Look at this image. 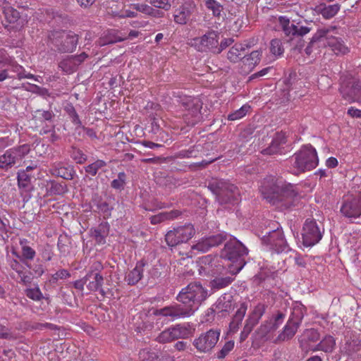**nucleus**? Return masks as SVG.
<instances>
[{
  "instance_id": "nucleus-1",
  "label": "nucleus",
  "mask_w": 361,
  "mask_h": 361,
  "mask_svg": "<svg viewBox=\"0 0 361 361\" xmlns=\"http://www.w3.org/2000/svg\"><path fill=\"white\" fill-rule=\"evenodd\" d=\"M228 269H217L209 274L212 279L209 281V290L199 281L190 283L182 288L176 297V302L161 309L152 308V314L170 317L172 320L188 318L194 314L200 305L207 297L221 289L229 286L234 281L233 275L228 274Z\"/></svg>"
},
{
  "instance_id": "nucleus-2",
  "label": "nucleus",
  "mask_w": 361,
  "mask_h": 361,
  "mask_svg": "<svg viewBox=\"0 0 361 361\" xmlns=\"http://www.w3.org/2000/svg\"><path fill=\"white\" fill-rule=\"evenodd\" d=\"M259 190L264 199L281 210L295 207L300 200L296 185L273 176L264 178Z\"/></svg>"
},
{
  "instance_id": "nucleus-3",
  "label": "nucleus",
  "mask_w": 361,
  "mask_h": 361,
  "mask_svg": "<svg viewBox=\"0 0 361 361\" xmlns=\"http://www.w3.org/2000/svg\"><path fill=\"white\" fill-rule=\"evenodd\" d=\"M248 249L236 238L230 236L221 252V258L230 262L228 264V272L232 275L239 273L246 264L245 257Z\"/></svg>"
},
{
  "instance_id": "nucleus-4",
  "label": "nucleus",
  "mask_w": 361,
  "mask_h": 361,
  "mask_svg": "<svg viewBox=\"0 0 361 361\" xmlns=\"http://www.w3.org/2000/svg\"><path fill=\"white\" fill-rule=\"evenodd\" d=\"M207 188L215 195L219 204L224 208H230L240 201L239 189L228 180L212 178L208 183Z\"/></svg>"
},
{
  "instance_id": "nucleus-5",
  "label": "nucleus",
  "mask_w": 361,
  "mask_h": 361,
  "mask_svg": "<svg viewBox=\"0 0 361 361\" xmlns=\"http://www.w3.org/2000/svg\"><path fill=\"white\" fill-rule=\"evenodd\" d=\"M278 21L285 37L287 38V42H293L295 39H298L297 44L293 49L300 53L305 46V41L302 37L310 32L311 27L307 26L299 27L300 23H295V20L291 22L286 16H279Z\"/></svg>"
},
{
  "instance_id": "nucleus-6",
  "label": "nucleus",
  "mask_w": 361,
  "mask_h": 361,
  "mask_svg": "<svg viewBox=\"0 0 361 361\" xmlns=\"http://www.w3.org/2000/svg\"><path fill=\"white\" fill-rule=\"evenodd\" d=\"M49 39L61 53H72L78 42V35L73 32L68 33L62 30L51 31L48 35Z\"/></svg>"
},
{
  "instance_id": "nucleus-7",
  "label": "nucleus",
  "mask_w": 361,
  "mask_h": 361,
  "mask_svg": "<svg viewBox=\"0 0 361 361\" xmlns=\"http://www.w3.org/2000/svg\"><path fill=\"white\" fill-rule=\"evenodd\" d=\"M293 166L300 172H305L314 169L319 162L316 149L311 145L302 147L293 155Z\"/></svg>"
},
{
  "instance_id": "nucleus-8",
  "label": "nucleus",
  "mask_w": 361,
  "mask_h": 361,
  "mask_svg": "<svg viewBox=\"0 0 361 361\" xmlns=\"http://www.w3.org/2000/svg\"><path fill=\"white\" fill-rule=\"evenodd\" d=\"M30 145H21L10 148L0 156V169L7 171L22 160L30 152Z\"/></svg>"
},
{
  "instance_id": "nucleus-9",
  "label": "nucleus",
  "mask_w": 361,
  "mask_h": 361,
  "mask_svg": "<svg viewBox=\"0 0 361 361\" xmlns=\"http://www.w3.org/2000/svg\"><path fill=\"white\" fill-rule=\"evenodd\" d=\"M195 233L192 224H187L169 231L165 235V240L169 247H175L179 244L187 243Z\"/></svg>"
},
{
  "instance_id": "nucleus-10",
  "label": "nucleus",
  "mask_w": 361,
  "mask_h": 361,
  "mask_svg": "<svg viewBox=\"0 0 361 361\" xmlns=\"http://www.w3.org/2000/svg\"><path fill=\"white\" fill-rule=\"evenodd\" d=\"M262 241L264 244L269 247V249L277 254L287 252L290 251V248L284 238L283 232L281 228L269 231L267 235L263 236Z\"/></svg>"
},
{
  "instance_id": "nucleus-11",
  "label": "nucleus",
  "mask_w": 361,
  "mask_h": 361,
  "mask_svg": "<svg viewBox=\"0 0 361 361\" xmlns=\"http://www.w3.org/2000/svg\"><path fill=\"white\" fill-rule=\"evenodd\" d=\"M181 105L187 111L183 116L185 123L189 126H195L202 119L200 109L202 104L197 99L185 97L180 100Z\"/></svg>"
},
{
  "instance_id": "nucleus-12",
  "label": "nucleus",
  "mask_w": 361,
  "mask_h": 361,
  "mask_svg": "<svg viewBox=\"0 0 361 361\" xmlns=\"http://www.w3.org/2000/svg\"><path fill=\"white\" fill-rule=\"evenodd\" d=\"M219 336L220 330L210 329L202 333L198 338L193 341L192 345L200 353H209L215 347L219 339Z\"/></svg>"
},
{
  "instance_id": "nucleus-13",
  "label": "nucleus",
  "mask_w": 361,
  "mask_h": 361,
  "mask_svg": "<svg viewBox=\"0 0 361 361\" xmlns=\"http://www.w3.org/2000/svg\"><path fill=\"white\" fill-rule=\"evenodd\" d=\"M302 244L306 247H312L320 241L322 233L314 219H306L302 228Z\"/></svg>"
},
{
  "instance_id": "nucleus-14",
  "label": "nucleus",
  "mask_w": 361,
  "mask_h": 361,
  "mask_svg": "<svg viewBox=\"0 0 361 361\" xmlns=\"http://www.w3.org/2000/svg\"><path fill=\"white\" fill-rule=\"evenodd\" d=\"M340 92L349 102H361V81L355 78L344 80L340 87Z\"/></svg>"
},
{
  "instance_id": "nucleus-15",
  "label": "nucleus",
  "mask_w": 361,
  "mask_h": 361,
  "mask_svg": "<svg viewBox=\"0 0 361 361\" xmlns=\"http://www.w3.org/2000/svg\"><path fill=\"white\" fill-rule=\"evenodd\" d=\"M341 212L348 219L361 217V192L357 196L351 195L344 197Z\"/></svg>"
},
{
  "instance_id": "nucleus-16",
  "label": "nucleus",
  "mask_w": 361,
  "mask_h": 361,
  "mask_svg": "<svg viewBox=\"0 0 361 361\" xmlns=\"http://www.w3.org/2000/svg\"><path fill=\"white\" fill-rule=\"evenodd\" d=\"M275 331L271 325L270 321L267 319L262 322L260 326L252 335V345L259 346L270 339L269 334Z\"/></svg>"
},
{
  "instance_id": "nucleus-17",
  "label": "nucleus",
  "mask_w": 361,
  "mask_h": 361,
  "mask_svg": "<svg viewBox=\"0 0 361 361\" xmlns=\"http://www.w3.org/2000/svg\"><path fill=\"white\" fill-rule=\"evenodd\" d=\"M200 262L201 264L200 271H201L202 270L207 274H210L217 269L223 270L224 267L221 259L213 257L211 255L200 258Z\"/></svg>"
},
{
  "instance_id": "nucleus-18",
  "label": "nucleus",
  "mask_w": 361,
  "mask_h": 361,
  "mask_svg": "<svg viewBox=\"0 0 361 361\" xmlns=\"http://www.w3.org/2000/svg\"><path fill=\"white\" fill-rule=\"evenodd\" d=\"M287 142V137L286 133L283 131L276 132L272 139V141L269 147L262 151V154L264 155H273L281 153L282 145H285Z\"/></svg>"
},
{
  "instance_id": "nucleus-19",
  "label": "nucleus",
  "mask_w": 361,
  "mask_h": 361,
  "mask_svg": "<svg viewBox=\"0 0 361 361\" xmlns=\"http://www.w3.org/2000/svg\"><path fill=\"white\" fill-rule=\"evenodd\" d=\"M266 308L267 306L264 304L259 303L257 305L245 320L243 329L252 332L265 313Z\"/></svg>"
},
{
  "instance_id": "nucleus-20",
  "label": "nucleus",
  "mask_w": 361,
  "mask_h": 361,
  "mask_svg": "<svg viewBox=\"0 0 361 361\" xmlns=\"http://www.w3.org/2000/svg\"><path fill=\"white\" fill-rule=\"evenodd\" d=\"M86 286L90 291H99L104 295V291L102 288L104 283V277L99 273L88 272L85 276Z\"/></svg>"
},
{
  "instance_id": "nucleus-21",
  "label": "nucleus",
  "mask_w": 361,
  "mask_h": 361,
  "mask_svg": "<svg viewBox=\"0 0 361 361\" xmlns=\"http://www.w3.org/2000/svg\"><path fill=\"white\" fill-rule=\"evenodd\" d=\"M146 262L142 259L137 262L135 267L126 276L125 280L128 285L133 286L137 283L142 278L144 267Z\"/></svg>"
},
{
  "instance_id": "nucleus-22",
  "label": "nucleus",
  "mask_w": 361,
  "mask_h": 361,
  "mask_svg": "<svg viewBox=\"0 0 361 361\" xmlns=\"http://www.w3.org/2000/svg\"><path fill=\"white\" fill-rule=\"evenodd\" d=\"M219 33L216 31L211 30L200 38V44L202 47L209 49L214 53L219 44Z\"/></svg>"
},
{
  "instance_id": "nucleus-23",
  "label": "nucleus",
  "mask_w": 361,
  "mask_h": 361,
  "mask_svg": "<svg viewBox=\"0 0 361 361\" xmlns=\"http://www.w3.org/2000/svg\"><path fill=\"white\" fill-rule=\"evenodd\" d=\"M52 175L61 177L66 180H73L75 176L74 166L72 165H62L59 164L51 170Z\"/></svg>"
},
{
  "instance_id": "nucleus-24",
  "label": "nucleus",
  "mask_w": 361,
  "mask_h": 361,
  "mask_svg": "<svg viewBox=\"0 0 361 361\" xmlns=\"http://www.w3.org/2000/svg\"><path fill=\"white\" fill-rule=\"evenodd\" d=\"M215 309L219 312H229L234 309L233 295L228 293L221 295L214 304Z\"/></svg>"
},
{
  "instance_id": "nucleus-25",
  "label": "nucleus",
  "mask_w": 361,
  "mask_h": 361,
  "mask_svg": "<svg viewBox=\"0 0 361 361\" xmlns=\"http://www.w3.org/2000/svg\"><path fill=\"white\" fill-rule=\"evenodd\" d=\"M300 325L288 320L283 331L277 336L275 343L290 340L295 335Z\"/></svg>"
},
{
  "instance_id": "nucleus-26",
  "label": "nucleus",
  "mask_w": 361,
  "mask_h": 361,
  "mask_svg": "<svg viewBox=\"0 0 361 361\" xmlns=\"http://www.w3.org/2000/svg\"><path fill=\"white\" fill-rule=\"evenodd\" d=\"M91 236L98 244H104L106 237L109 234V225L107 222L100 224L98 227L90 230Z\"/></svg>"
},
{
  "instance_id": "nucleus-27",
  "label": "nucleus",
  "mask_w": 361,
  "mask_h": 361,
  "mask_svg": "<svg viewBox=\"0 0 361 361\" xmlns=\"http://www.w3.org/2000/svg\"><path fill=\"white\" fill-rule=\"evenodd\" d=\"M341 6L338 4L334 5H326V4H321L316 6L315 11L317 13L321 14L324 18L330 19L335 16L339 11Z\"/></svg>"
},
{
  "instance_id": "nucleus-28",
  "label": "nucleus",
  "mask_w": 361,
  "mask_h": 361,
  "mask_svg": "<svg viewBox=\"0 0 361 361\" xmlns=\"http://www.w3.org/2000/svg\"><path fill=\"white\" fill-rule=\"evenodd\" d=\"M306 312L307 308L305 305H303L300 302H295L293 306L292 312L288 320L293 322V324L300 326Z\"/></svg>"
},
{
  "instance_id": "nucleus-29",
  "label": "nucleus",
  "mask_w": 361,
  "mask_h": 361,
  "mask_svg": "<svg viewBox=\"0 0 361 361\" xmlns=\"http://www.w3.org/2000/svg\"><path fill=\"white\" fill-rule=\"evenodd\" d=\"M67 192L68 187L65 183H59L54 180H50L48 182L47 188V195H63Z\"/></svg>"
},
{
  "instance_id": "nucleus-30",
  "label": "nucleus",
  "mask_w": 361,
  "mask_h": 361,
  "mask_svg": "<svg viewBox=\"0 0 361 361\" xmlns=\"http://www.w3.org/2000/svg\"><path fill=\"white\" fill-rule=\"evenodd\" d=\"M329 32L324 37V40L326 41V44L336 54H345L348 51V47H346L343 42L336 37L330 36Z\"/></svg>"
},
{
  "instance_id": "nucleus-31",
  "label": "nucleus",
  "mask_w": 361,
  "mask_h": 361,
  "mask_svg": "<svg viewBox=\"0 0 361 361\" xmlns=\"http://www.w3.org/2000/svg\"><path fill=\"white\" fill-rule=\"evenodd\" d=\"M247 309V305L245 302L240 304V307L233 315L232 321L230 322L229 326L231 330L235 331L240 325Z\"/></svg>"
},
{
  "instance_id": "nucleus-32",
  "label": "nucleus",
  "mask_w": 361,
  "mask_h": 361,
  "mask_svg": "<svg viewBox=\"0 0 361 361\" xmlns=\"http://www.w3.org/2000/svg\"><path fill=\"white\" fill-rule=\"evenodd\" d=\"M336 346V341L330 335L326 336L314 348L313 351L322 350L326 353H332Z\"/></svg>"
},
{
  "instance_id": "nucleus-33",
  "label": "nucleus",
  "mask_w": 361,
  "mask_h": 361,
  "mask_svg": "<svg viewBox=\"0 0 361 361\" xmlns=\"http://www.w3.org/2000/svg\"><path fill=\"white\" fill-rule=\"evenodd\" d=\"M330 32L329 29L322 28L319 29L317 32L312 36L307 46L305 49V52L307 56H310L312 52V47L315 43L324 41V37Z\"/></svg>"
},
{
  "instance_id": "nucleus-34",
  "label": "nucleus",
  "mask_w": 361,
  "mask_h": 361,
  "mask_svg": "<svg viewBox=\"0 0 361 361\" xmlns=\"http://www.w3.org/2000/svg\"><path fill=\"white\" fill-rule=\"evenodd\" d=\"M191 13L192 12L190 8L188 6H181L176 11V13L173 16L174 21L180 25H185L188 23Z\"/></svg>"
},
{
  "instance_id": "nucleus-35",
  "label": "nucleus",
  "mask_w": 361,
  "mask_h": 361,
  "mask_svg": "<svg viewBox=\"0 0 361 361\" xmlns=\"http://www.w3.org/2000/svg\"><path fill=\"white\" fill-rule=\"evenodd\" d=\"M247 47V45H243L242 44H234L228 51L227 59L234 63L238 62L242 60V57L240 56L241 52H244Z\"/></svg>"
},
{
  "instance_id": "nucleus-36",
  "label": "nucleus",
  "mask_w": 361,
  "mask_h": 361,
  "mask_svg": "<svg viewBox=\"0 0 361 361\" xmlns=\"http://www.w3.org/2000/svg\"><path fill=\"white\" fill-rule=\"evenodd\" d=\"M181 214L179 210H172L170 212H161L157 215L151 217L152 224H157L165 220L173 219Z\"/></svg>"
},
{
  "instance_id": "nucleus-37",
  "label": "nucleus",
  "mask_w": 361,
  "mask_h": 361,
  "mask_svg": "<svg viewBox=\"0 0 361 361\" xmlns=\"http://www.w3.org/2000/svg\"><path fill=\"white\" fill-rule=\"evenodd\" d=\"M92 202L94 205L97 207L99 212L107 216L111 214V212L113 209V207L110 206L107 202L103 201L102 197L99 196L97 194H95L92 197Z\"/></svg>"
},
{
  "instance_id": "nucleus-38",
  "label": "nucleus",
  "mask_w": 361,
  "mask_h": 361,
  "mask_svg": "<svg viewBox=\"0 0 361 361\" xmlns=\"http://www.w3.org/2000/svg\"><path fill=\"white\" fill-rule=\"evenodd\" d=\"M32 178L30 171H26V169L19 170L17 173L18 185L20 188H27L31 183Z\"/></svg>"
},
{
  "instance_id": "nucleus-39",
  "label": "nucleus",
  "mask_w": 361,
  "mask_h": 361,
  "mask_svg": "<svg viewBox=\"0 0 361 361\" xmlns=\"http://www.w3.org/2000/svg\"><path fill=\"white\" fill-rule=\"evenodd\" d=\"M68 154L77 164H82L87 160V156L83 153L82 149L74 145L71 146Z\"/></svg>"
},
{
  "instance_id": "nucleus-40",
  "label": "nucleus",
  "mask_w": 361,
  "mask_h": 361,
  "mask_svg": "<svg viewBox=\"0 0 361 361\" xmlns=\"http://www.w3.org/2000/svg\"><path fill=\"white\" fill-rule=\"evenodd\" d=\"M59 67L66 73H72L75 72L78 67L71 56H67L59 63Z\"/></svg>"
},
{
  "instance_id": "nucleus-41",
  "label": "nucleus",
  "mask_w": 361,
  "mask_h": 361,
  "mask_svg": "<svg viewBox=\"0 0 361 361\" xmlns=\"http://www.w3.org/2000/svg\"><path fill=\"white\" fill-rule=\"evenodd\" d=\"M173 339L188 338L191 334L190 330L180 324H177L171 327Z\"/></svg>"
},
{
  "instance_id": "nucleus-42",
  "label": "nucleus",
  "mask_w": 361,
  "mask_h": 361,
  "mask_svg": "<svg viewBox=\"0 0 361 361\" xmlns=\"http://www.w3.org/2000/svg\"><path fill=\"white\" fill-rule=\"evenodd\" d=\"M205 7L212 12V16L216 18L221 16V11L224 9L223 6L216 0H204Z\"/></svg>"
},
{
  "instance_id": "nucleus-43",
  "label": "nucleus",
  "mask_w": 361,
  "mask_h": 361,
  "mask_svg": "<svg viewBox=\"0 0 361 361\" xmlns=\"http://www.w3.org/2000/svg\"><path fill=\"white\" fill-rule=\"evenodd\" d=\"M6 21L9 23H15L20 18L18 11L11 6L4 7L3 11Z\"/></svg>"
},
{
  "instance_id": "nucleus-44",
  "label": "nucleus",
  "mask_w": 361,
  "mask_h": 361,
  "mask_svg": "<svg viewBox=\"0 0 361 361\" xmlns=\"http://www.w3.org/2000/svg\"><path fill=\"white\" fill-rule=\"evenodd\" d=\"M106 166V163L104 161L97 159L94 162L85 166L84 169L87 173L91 175L92 176H95L98 171Z\"/></svg>"
},
{
  "instance_id": "nucleus-45",
  "label": "nucleus",
  "mask_w": 361,
  "mask_h": 361,
  "mask_svg": "<svg viewBox=\"0 0 361 361\" xmlns=\"http://www.w3.org/2000/svg\"><path fill=\"white\" fill-rule=\"evenodd\" d=\"M260 56L259 51H253L250 54L242 57V61L245 65L255 66L260 61Z\"/></svg>"
},
{
  "instance_id": "nucleus-46",
  "label": "nucleus",
  "mask_w": 361,
  "mask_h": 361,
  "mask_svg": "<svg viewBox=\"0 0 361 361\" xmlns=\"http://www.w3.org/2000/svg\"><path fill=\"white\" fill-rule=\"evenodd\" d=\"M126 184V174L124 172H119L118 173V178L113 180L111 182V187L117 190H123Z\"/></svg>"
},
{
  "instance_id": "nucleus-47",
  "label": "nucleus",
  "mask_w": 361,
  "mask_h": 361,
  "mask_svg": "<svg viewBox=\"0 0 361 361\" xmlns=\"http://www.w3.org/2000/svg\"><path fill=\"white\" fill-rule=\"evenodd\" d=\"M20 69H23V67L20 66H8L7 68L0 71V82L7 78H15V75L11 74V73L18 72Z\"/></svg>"
},
{
  "instance_id": "nucleus-48",
  "label": "nucleus",
  "mask_w": 361,
  "mask_h": 361,
  "mask_svg": "<svg viewBox=\"0 0 361 361\" xmlns=\"http://www.w3.org/2000/svg\"><path fill=\"white\" fill-rule=\"evenodd\" d=\"M64 110L69 116L73 123H74L75 125H78V127L82 126V122L73 104H68L67 106H65Z\"/></svg>"
},
{
  "instance_id": "nucleus-49",
  "label": "nucleus",
  "mask_w": 361,
  "mask_h": 361,
  "mask_svg": "<svg viewBox=\"0 0 361 361\" xmlns=\"http://www.w3.org/2000/svg\"><path fill=\"white\" fill-rule=\"evenodd\" d=\"M25 87V90L32 92V93H35V94H37L42 97H46V96L50 97L51 96V94L49 93V90L47 88L39 87L37 85L28 83L27 87Z\"/></svg>"
},
{
  "instance_id": "nucleus-50",
  "label": "nucleus",
  "mask_w": 361,
  "mask_h": 361,
  "mask_svg": "<svg viewBox=\"0 0 361 361\" xmlns=\"http://www.w3.org/2000/svg\"><path fill=\"white\" fill-rule=\"evenodd\" d=\"M207 238L209 244H211V247H213L218 246L222 243L225 242L227 240L228 235L225 233H221L216 235H209Z\"/></svg>"
},
{
  "instance_id": "nucleus-51",
  "label": "nucleus",
  "mask_w": 361,
  "mask_h": 361,
  "mask_svg": "<svg viewBox=\"0 0 361 361\" xmlns=\"http://www.w3.org/2000/svg\"><path fill=\"white\" fill-rule=\"evenodd\" d=\"M35 251L28 245L22 246V254L20 260L25 264L27 260H32L35 257Z\"/></svg>"
},
{
  "instance_id": "nucleus-52",
  "label": "nucleus",
  "mask_w": 361,
  "mask_h": 361,
  "mask_svg": "<svg viewBox=\"0 0 361 361\" xmlns=\"http://www.w3.org/2000/svg\"><path fill=\"white\" fill-rule=\"evenodd\" d=\"M210 248H212L211 244H209L207 237L202 238L196 244L192 246V250H197L201 252H206L209 250Z\"/></svg>"
},
{
  "instance_id": "nucleus-53",
  "label": "nucleus",
  "mask_w": 361,
  "mask_h": 361,
  "mask_svg": "<svg viewBox=\"0 0 361 361\" xmlns=\"http://www.w3.org/2000/svg\"><path fill=\"white\" fill-rule=\"evenodd\" d=\"M286 318V314L281 311H278L276 314L272 316L268 320L270 321L272 329L276 331L279 326L283 322Z\"/></svg>"
},
{
  "instance_id": "nucleus-54",
  "label": "nucleus",
  "mask_w": 361,
  "mask_h": 361,
  "mask_svg": "<svg viewBox=\"0 0 361 361\" xmlns=\"http://www.w3.org/2000/svg\"><path fill=\"white\" fill-rule=\"evenodd\" d=\"M172 334L171 327H169L160 333L157 337L156 341L161 343L171 342L174 340Z\"/></svg>"
},
{
  "instance_id": "nucleus-55",
  "label": "nucleus",
  "mask_w": 361,
  "mask_h": 361,
  "mask_svg": "<svg viewBox=\"0 0 361 361\" xmlns=\"http://www.w3.org/2000/svg\"><path fill=\"white\" fill-rule=\"evenodd\" d=\"M234 348V341H228L226 342L222 348L217 353L216 357L218 359H224L225 358L228 353L233 349Z\"/></svg>"
},
{
  "instance_id": "nucleus-56",
  "label": "nucleus",
  "mask_w": 361,
  "mask_h": 361,
  "mask_svg": "<svg viewBox=\"0 0 361 361\" xmlns=\"http://www.w3.org/2000/svg\"><path fill=\"white\" fill-rule=\"evenodd\" d=\"M270 51L274 55H281L283 53V47L281 40L279 39H274L270 43Z\"/></svg>"
},
{
  "instance_id": "nucleus-57",
  "label": "nucleus",
  "mask_w": 361,
  "mask_h": 361,
  "mask_svg": "<svg viewBox=\"0 0 361 361\" xmlns=\"http://www.w3.org/2000/svg\"><path fill=\"white\" fill-rule=\"evenodd\" d=\"M250 106L248 105H243L238 110L235 112L230 114L228 116V119L230 121H235L240 119L246 115L247 112L250 109Z\"/></svg>"
},
{
  "instance_id": "nucleus-58",
  "label": "nucleus",
  "mask_w": 361,
  "mask_h": 361,
  "mask_svg": "<svg viewBox=\"0 0 361 361\" xmlns=\"http://www.w3.org/2000/svg\"><path fill=\"white\" fill-rule=\"evenodd\" d=\"M26 296L33 300L39 301L44 298L41 290L38 287L35 288H27L25 290Z\"/></svg>"
},
{
  "instance_id": "nucleus-59",
  "label": "nucleus",
  "mask_w": 361,
  "mask_h": 361,
  "mask_svg": "<svg viewBox=\"0 0 361 361\" xmlns=\"http://www.w3.org/2000/svg\"><path fill=\"white\" fill-rule=\"evenodd\" d=\"M200 148H202L201 145H195L187 150H182L180 152V155L186 158L197 157Z\"/></svg>"
},
{
  "instance_id": "nucleus-60",
  "label": "nucleus",
  "mask_w": 361,
  "mask_h": 361,
  "mask_svg": "<svg viewBox=\"0 0 361 361\" xmlns=\"http://www.w3.org/2000/svg\"><path fill=\"white\" fill-rule=\"evenodd\" d=\"M35 113L41 115L40 118L42 119V122L48 121L51 123L55 117V114L51 110L45 111L42 109H37Z\"/></svg>"
},
{
  "instance_id": "nucleus-61",
  "label": "nucleus",
  "mask_w": 361,
  "mask_h": 361,
  "mask_svg": "<svg viewBox=\"0 0 361 361\" xmlns=\"http://www.w3.org/2000/svg\"><path fill=\"white\" fill-rule=\"evenodd\" d=\"M25 264L32 271L33 273H35V274L37 276V277H39L41 276L44 272V267L42 265V264L41 263H34V264H30V263H28V262H25Z\"/></svg>"
},
{
  "instance_id": "nucleus-62",
  "label": "nucleus",
  "mask_w": 361,
  "mask_h": 361,
  "mask_svg": "<svg viewBox=\"0 0 361 361\" xmlns=\"http://www.w3.org/2000/svg\"><path fill=\"white\" fill-rule=\"evenodd\" d=\"M157 354L154 352H151L147 349L141 350L139 353L140 358L145 361H154Z\"/></svg>"
},
{
  "instance_id": "nucleus-63",
  "label": "nucleus",
  "mask_w": 361,
  "mask_h": 361,
  "mask_svg": "<svg viewBox=\"0 0 361 361\" xmlns=\"http://www.w3.org/2000/svg\"><path fill=\"white\" fill-rule=\"evenodd\" d=\"M49 15L51 16L52 20H55L57 25H60L67 20V15L60 13L58 11H52Z\"/></svg>"
},
{
  "instance_id": "nucleus-64",
  "label": "nucleus",
  "mask_w": 361,
  "mask_h": 361,
  "mask_svg": "<svg viewBox=\"0 0 361 361\" xmlns=\"http://www.w3.org/2000/svg\"><path fill=\"white\" fill-rule=\"evenodd\" d=\"M305 335L307 341L312 343L318 341L320 338V334L319 331L314 329H307L306 331Z\"/></svg>"
}]
</instances>
